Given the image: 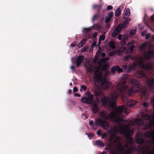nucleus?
I'll return each instance as SVG.
<instances>
[{
  "instance_id": "nucleus-1",
  "label": "nucleus",
  "mask_w": 154,
  "mask_h": 154,
  "mask_svg": "<svg viewBox=\"0 0 154 154\" xmlns=\"http://www.w3.org/2000/svg\"><path fill=\"white\" fill-rule=\"evenodd\" d=\"M124 112L125 113L128 114L129 112L128 111L125 106L118 107L113 111L110 112V114L103 111L100 112V115L103 119L110 120L112 122L119 123L121 122H125L126 121L121 118L120 116Z\"/></svg>"
},
{
  "instance_id": "nucleus-2",
  "label": "nucleus",
  "mask_w": 154,
  "mask_h": 154,
  "mask_svg": "<svg viewBox=\"0 0 154 154\" xmlns=\"http://www.w3.org/2000/svg\"><path fill=\"white\" fill-rule=\"evenodd\" d=\"M130 82L132 85L131 88L128 89L125 94H123L121 96L122 100L125 102L128 101V98L127 95H131L134 92H137L141 91L142 98L147 99L148 97L146 89L145 88L141 90L140 86L139 85L138 81L136 79H131L130 80Z\"/></svg>"
},
{
  "instance_id": "nucleus-3",
  "label": "nucleus",
  "mask_w": 154,
  "mask_h": 154,
  "mask_svg": "<svg viewBox=\"0 0 154 154\" xmlns=\"http://www.w3.org/2000/svg\"><path fill=\"white\" fill-rule=\"evenodd\" d=\"M94 80L95 82H100V86L103 89L107 90L109 88V83L105 77H103L102 73L97 74L94 77Z\"/></svg>"
},
{
  "instance_id": "nucleus-4",
  "label": "nucleus",
  "mask_w": 154,
  "mask_h": 154,
  "mask_svg": "<svg viewBox=\"0 0 154 154\" xmlns=\"http://www.w3.org/2000/svg\"><path fill=\"white\" fill-rule=\"evenodd\" d=\"M118 98V96L116 95L110 98L108 97H104L101 99V103L103 106L108 105L110 107L113 106L116 103V100Z\"/></svg>"
},
{
  "instance_id": "nucleus-5",
  "label": "nucleus",
  "mask_w": 154,
  "mask_h": 154,
  "mask_svg": "<svg viewBox=\"0 0 154 154\" xmlns=\"http://www.w3.org/2000/svg\"><path fill=\"white\" fill-rule=\"evenodd\" d=\"M121 131L122 134L125 136L127 140L129 143L130 144L134 143L135 142L134 140L132 137H130L134 134V131L126 128H122Z\"/></svg>"
},
{
  "instance_id": "nucleus-6",
  "label": "nucleus",
  "mask_w": 154,
  "mask_h": 154,
  "mask_svg": "<svg viewBox=\"0 0 154 154\" xmlns=\"http://www.w3.org/2000/svg\"><path fill=\"white\" fill-rule=\"evenodd\" d=\"M135 76L137 77L144 78L146 79V83L151 88H153L154 87V79L152 78L150 79L147 77L144 73L142 71H137L134 74Z\"/></svg>"
},
{
  "instance_id": "nucleus-7",
  "label": "nucleus",
  "mask_w": 154,
  "mask_h": 154,
  "mask_svg": "<svg viewBox=\"0 0 154 154\" xmlns=\"http://www.w3.org/2000/svg\"><path fill=\"white\" fill-rule=\"evenodd\" d=\"M128 78L127 75H122L121 78L124 79V80L118 83L116 86L117 90H119L121 93L124 92L128 88V86L125 85L126 84V82L125 81L128 79Z\"/></svg>"
},
{
  "instance_id": "nucleus-8",
  "label": "nucleus",
  "mask_w": 154,
  "mask_h": 154,
  "mask_svg": "<svg viewBox=\"0 0 154 154\" xmlns=\"http://www.w3.org/2000/svg\"><path fill=\"white\" fill-rule=\"evenodd\" d=\"M137 122L140 125H142V128L143 130L150 129L151 127L154 125V119H150L149 122H146L145 123H144V121L141 119H138Z\"/></svg>"
},
{
  "instance_id": "nucleus-9",
  "label": "nucleus",
  "mask_w": 154,
  "mask_h": 154,
  "mask_svg": "<svg viewBox=\"0 0 154 154\" xmlns=\"http://www.w3.org/2000/svg\"><path fill=\"white\" fill-rule=\"evenodd\" d=\"M142 148L140 147V146H134L130 147L128 149H121V151L122 152V153L124 154H130L133 152L137 151V149L142 150Z\"/></svg>"
},
{
  "instance_id": "nucleus-10",
  "label": "nucleus",
  "mask_w": 154,
  "mask_h": 154,
  "mask_svg": "<svg viewBox=\"0 0 154 154\" xmlns=\"http://www.w3.org/2000/svg\"><path fill=\"white\" fill-rule=\"evenodd\" d=\"M95 124L97 126H101L104 128H108L109 125L108 122L100 118L96 119Z\"/></svg>"
},
{
  "instance_id": "nucleus-11",
  "label": "nucleus",
  "mask_w": 154,
  "mask_h": 154,
  "mask_svg": "<svg viewBox=\"0 0 154 154\" xmlns=\"http://www.w3.org/2000/svg\"><path fill=\"white\" fill-rule=\"evenodd\" d=\"M140 147L142 148V150H140L139 149L137 150V151L138 153L141 152L142 153L140 154H148V152H153L154 151V148L152 150H150L151 147L149 145H146L145 146H140Z\"/></svg>"
},
{
  "instance_id": "nucleus-12",
  "label": "nucleus",
  "mask_w": 154,
  "mask_h": 154,
  "mask_svg": "<svg viewBox=\"0 0 154 154\" xmlns=\"http://www.w3.org/2000/svg\"><path fill=\"white\" fill-rule=\"evenodd\" d=\"M94 96L91 95L90 97H84L82 98L81 101L82 102L87 104H90L94 102Z\"/></svg>"
},
{
  "instance_id": "nucleus-13",
  "label": "nucleus",
  "mask_w": 154,
  "mask_h": 154,
  "mask_svg": "<svg viewBox=\"0 0 154 154\" xmlns=\"http://www.w3.org/2000/svg\"><path fill=\"white\" fill-rule=\"evenodd\" d=\"M141 64L142 68L147 71L152 72L154 70V66L151 63H144L142 61Z\"/></svg>"
},
{
  "instance_id": "nucleus-14",
  "label": "nucleus",
  "mask_w": 154,
  "mask_h": 154,
  "mask_svg": "<svg viewBox=\"0 0 154 154\" xmlns=\"http://www.w3.org/2000/svg\"><path fill=\"white\" fill-rule=\"evenodd\" d=\"M84 56L82 55L76 57L74 61V63L76 64L77 67H79L82 62L84 59Z\"/></svg>"
},
{
  "instance_id": "nucleus-15",
  "label": "nucleus",
  "mask_w": 154,
  "mask_h": 154,
  "mask_svg": "<svg viewBox=\"0 0 154 154\" xmlns=\"http://www.w3.org/2000/svg\"><path fill=\"white\" fill-rule=\"evenodd\" d=\"M144 56L145 59L149 60L154 57V51L152 50L147 51L145 53Z\"/></svg>"
},
{
  "instance_id": "nucleus-16",
  "label": "nucleus",
  "mask_w": 154,
  "mask_h": 154,
  "mask_svg": "<svg viewBox=\"0 0 154 154\" xmlns=\"http://www.w3.org/2000/svg\"><path fill=\"white\" fill-rule=\"evenodd\" d=\"M139 134L138 133H137L136 135V142L137 143L140 145H142L145 142V140L142 137V136H141L139 137Z\"/></svg>"
},
{
  "instance_id": "nucleus-17",
  "label": "nucleus",
  "mask_w": 154,
  "mask_h": 154,
  "mask_svg": "<svg viewBox=\"0 0 154 154\" xmlns=\"http://www.w3.org/2000/svg\"><path fill=\"white\" fill-rule=\"evenodd\" d=\"M121 30V27L118 26L114 29L113 33L112 34V37H114L116 36L120 32Z\"/></svg>"
},
{
  "instance_id": "nucleus-18",
  "label": "nucleus",
  "mask_w": 154,
  "mask_h": 154,
  "mask_svg": "<svg viewBox=\"0 0 154 154\" xmlns=\"http://www.w3.org/2000/svg\"><path fill=\"white\" fill-rule=\"evenodd\" d=\"M95 96H100L102 94V92L99 87H97L92 90Z\"/></svg>"
},
{
  "instance_id": "nucleus-19",
  "label": "nucleus",
  "mask_w": 154,
  "mask_h": 154,
  "mask_svg": "<svg viewBox=\"0 0 154 154\" xmlns=\"http://www.w3.org/2000/svg\"><path fill=\"white\" fill-rule=\"evenodd\" d=\"M113 14V13L112 11L108 13L107 16L106 17L105 20L106 23H108L110 21L111 18L112 17Z\"/></svg>"
},
{
  "instance_id": "nucleus-20",
  "label": "nucleus",
  "mask_w": 154,
  "mask_h": 154,
  "mask_svg": "<svg viewBox=\"0 0 154 154\" xmlns=\"http://www.w3.org/2000/svg\"><path fill=\"white\" fill-rule=\"evenodd\" d=\"M92 110L93 113H96L98 111L99 109L97 104L95 103H93Z\"/></svg>"
},
{
  "instance_id": "nucleus-21",
  "label": "nucleus",
  "mask_w": 154,
  "mask_h": 154,
  "mask_svg": "<svg viewBox=\"0 0 154 154\" xmlns=\"http://www.w3.org/2000/svg\"><path fill=\"white\" fill-rule=\"evenodd\" d=\"M137 103L135 100H131L127 102V105L128 107H131L135 105Z\"/></svg>"
},
{
  "instance_id": "nucleus-22",
  "label": "nucleus",
  "mask_w": 154,
  "mask_h": 154,
  "mask_svg": "<svg viewBox=\"0 0 154 154\" xmlns=\"http://www.w3.org/2000/svg\"><path fill=\"white\" fill-rule=\"evenodd\" d=\"M95 145L97 146L103 147L105 145L104 143L102 142L100 140H97L95 142Z\"/></svg>"
},
{
  "instance_id": "nucleus-23",
  "label": "nucleus",
  "mask_w": 154,
  "mask_h": 154,
  "mask_svg": "<svg viewBox=\"0 0 154 154\" xmlns=\"http://www.w3.org/2000/svg\"><path fill=\"white\" fill-rule=\"evenodd\" d=\"M130 10L129 8H127L124 13V15L123 18L124 19H126L130 16Z\"/></svg>"
},
{
  "instance_id": "nucleus-24",
  "label": "nucleus",
  "mask_w": 154,
  "mask_h": 154,
  "mask_svg": "<svg viewBox=\"0 0 154 154\" xmlns=\"http://www.w3.org/2000/svg\"><path fill=\"white\" fill-rule=\"evenodd\" d=\"M125 49V48L124 47L122 48L117 50V54L118 55H121L122 54V53L124 51Z\"/></svg>"
},
{
  "instance_id": "nucleus-25",
  "label": "nucleus",
  "mask_w": 154,
  "mask_h": 154,
  "mask_svg": "<svg viewBox=\"0 0 154 154\" xmlns=\"http://www.w3.org/2000/svg\"><path fill=\"white\" fill-rule=\"evenodd\" d=\"M142 118L143 119L145 120H148L150 119V116L146 113H143L142 115Z\"/></svg>"
},
{
  "instance_id": "nucleus-26",
  "label": "nucleus",
  "mask_w": 154,
  "mask_h": 154,
  "mask_svg": "<svg viewBox=\"0 0 154 154\" xmlns=\"http://www.w3.org/2000/svg\"><path fill=\"white\" fill-rule=\"evenodd\" d=\"M136 66V64L133 63L130 66L128 67V69L127 71L129 72H130Z\"/></svg>"
},
{
  "instance_id": "nucleus-27",
  "label": "nucleus",
  "mask_w": 154,
  "mask_h": 154,
  "mask_svg": "<svg viewBox=\"0 0 154 154\" xmlns=\"http://www.w3.org/2000/svg\"><path fill=\"white\" fill-rule=\"evenodd\" d=\"M85 39H83L80 42H79L77 45L78 47L80 48L83 46L84 44L85 43Z\"/></svg>"
},
{
  "instance_id": "nucleus-28",
  "label": "nucleus",
  "mask_w": 154,
  "mask_h": 154,
  "mask_svg": "<svg viewBox=\"0 0 154 154\" xmlns=\"http://www.w3.org/2000/svg\"><path fill=\"white\" fill-rule=\"evenodd\" d=\"M128 39V37L126 36V35H124L122 38V41L121 42V45H125L126 43V40Z\"/></svg>"
},
{
  "instance_id": "nucleus-29",
  "label": "nucleus",
  "mask_w": 154,
  "mask_h": 154,
  "mask_svg": "<svg viewBox=\"0 0 154 154\" xmlns=\"http://www.w3.org/2000/svg\"><path fill=\"white\" fill-rule=\"evenodd\" d=\"M121 13V9L119 8H117L115 12V15L117 17H119Z\"/></svg>"
},
{
  "instance_id": "nucleus-30",
  "label": "nucleus",
  "mask_w": 154,
  "mask_h": 154,
  "mask_svg": "<svg viewBox=\"0 0 154 154\" xmlns=\"http://www.w3.org/2000/svg\"><path fill=\"white\" fill-rule=\"evenodd\" d=\"M108 146H109V152L110 154H116V153L114 151L113 149L111 147V144H109Z\"/></svg>"
},
{
  "instance_id": "nucleus-31",
  "label": "nucleus",
  "mask_w": 154,
  "mask_h": 154,
  "mask_svg": "<svg viewBox=\"0 0 154 154\" xmlns=\"http://www.w3.org/2000/svg\"><path fill=\"white\" fill-rule=\"evenodd\" d=\"M99 17H100L99 14H96L93 16V17L92 18V21L93 22L95 20H97L98 19V18H99Z\"/></svg>"
},
{
  "instance_id": "nucleus-32",
  "label": "nucleus",
  "mask_w": 154,
  "mask_h": 154,
  "mask_svg": "<svg viewBox=\"0 0 154 154\" xmlns=\"http://www.w3.org/2000/svg\"><path fill=\"white\" fill-rule=\"evenodd\" d=\"M109 67V66L107 64H105L103 65L101 69L102 71L106 70Z\"/></svg>"
},
{
  "instance_id": "nucleus-33",
  "label": "nucleus",
  "mask_w": 154,
  "mask_h": 154,
  "mask_svg": "<svg viewBox=\"0 0 154 154\" xmlns=\"http://www.w3.org/2000/svg\"><path fill=\"white\" fill-rule=\"evenodd\" d=\"M117 53V50H115L109 53V56L110 57L113 56L114 55L116 54Z\"/></svg>"
},
{
  "instance_id": "nucleus-34",
  "label": "nucleus",
  "mask_w": 154,
  "mask_h": 154,
  "mask_svg": "<svg viewBox=\"0 0 154 154\" xmlns=\"http://www.w3.org/2000/svg\"><path fill=\"white\" fill-rule=\"evenodd\" d=\"M146 43H144L142 44L140 47V48L141 50L145 49L146 48Z\"/></svg>"
},
{
  "instance_id": "nucleus-35",
  "label": "nucleus",
  "mask_w": 154,
  "mask_h": 154,
  "mask_svg": "<svg viewBox=\"0 0 154 154\" xmlns=\"http://www.w3.org/2000/svg\"><path fill=\"white\" fill-rule=\"evenodd\" d=\"M109 46L112 49H114L115 48V46L114 43L112 41H111L110 42L109 45Z\"/></svg>"
},
{
  "instance_id": "nucleus-36",
  "label": "nucleus",
  "mask_w": 154,
  "mask_h": 154,
  "mask_svg": "<svg viewBox=\"0 0 154 154\" xmlns=\"http://www.w3.org/2000/svg\"><path fill=\"white\" fill-rule=\"evenodd\" d=\"M132 56L130 55H128L124 57V59L126 60H128L129 59H131Z\"/></svg>"
},
{
  "instance_id": "nucleus-37",
  "label": "nucleus",
  "mask_w": 154,
  "mask_h": 154,
  "mask_svg": "<svg viewBox=\"0 0 154 154\" xmlns=\"http://www.w3.org/2000/svg\"><path fill=\"white\" fill-rule=\"evenodd\" d=\"M135 47V46L134 45H132L129 48V50H130L131 52H132L134 49Z\"/></svg>"
},
{
  "instance_id": "nucleus-38",
  "label": "nucleus",
  "mask_w": 154,
  "mask_h": 154,
  "mask_svg": "<svg viewBox=\"0 0 154 154\" xmlns=\"http://www.w3.org/2000/svg\"><path fill=\"white\" fill-rule=\"evenodd\" d=\"M127 20H125L123 23L122 26V27H125L128 25V23L127 22Z\"/></svg>"
},
{
  "instance_id": "nucleus-39",
  "label": "nucleus",
  "mask_w": 154,
  "mask_h": 154,
  "mask_svg": "<svg viewBox=\"0 0 154 154\" xmlns=\"http://www.w3.org/2000/svg\"><path fill=\"white\" fill-rule=\"evenodd\" d=\"M116 66L112 67L111 69V71L112 73H115V71L116 70L117 67Z\"/></svg>"
},
{
  "instance_id": "nucleus-40",
  "label": "nucleus",
  "mask_w": 154,
  "mask_h": 154,
  "mask_svg": "<svg viewBox=\"0 0 154 154\" xmlns=\"http://www.w3.org/2000/svg\"><path fill=\"white\" fill-rule=\"evenodd\" d=\"M105 37L104 35H101L99 37V41H100V40L103 41L105 39Z\"/></svg>"
},
{
  "instance_id": "nucleus-41",
  "label": "nucleus",
  "mask_w": 154,
  "mask_h": 154,
  "mask_svg": "<svg viewBox=\"0 0 154 154\" xmlns=\"http://www.w3.org/2000/svg\"><path fill=\"white\" fill-rule=\"evenodd\" d=\"M116 66V70L118 72L120 73L123 71V70L122 68H120L118 66Z\"/></svg>"
},
{
  "instance_id": "nucleus-42",
  "label": "nucleus",
  "mask_w": 154,
  "mask_h": 154,
  "mask_svg": "<svg viewBox=\"0 0 154 154\" xmlns=\"http://www.w3.org/2000/svg\"><path fill=\"white\" fill-rule=\"evenodd\" d=\"M143 106L145 108H148L149 106V104L147 102H145L143 103Z\"/></svg>"
},
{
  "instance_id": "nucleus-43",
  "label": "nucleus",
  "mask_w": 154,
  "mask_h": 154,
  "mask_svg": "<svg viewBox=\"0 0 154 154\" xmlns=\"http://www.w3.org/2000/svg\"><path fill=\"white\" fill-rule=\"evenodd\" d=\"M97 7L96 9L99 12L101 9L102 5H97Z\"/></svg>"
},
{
  "instance_id": "nucleus-44",
  "label": "nucleus",
  "mask_w": 154,
  "mask_h": 154,
  "mask_svg": "<svg viewBox=\"0 0 154 154\" xmlns=\"http://www.w3.org/2000/svg\"><path fill=\"white\" fill-rule=\"evenodd\" d=\"M92 30V29L91 28H85L84 29V31L86 32H90Z\"/></svg>"
},
{
  "instance_id": "nucleus-45",
  "label": "nucleus",
  "mask_w": 154,
  "mask_h": 154,
  "mask_svg": "<svg viewBox=\"0 0 154 154\" xmlns=\"http://www.w3.org/2000/svg\"><path fill=\"white\" fill-rule=\"evenodd\" d=\"M128 66L126 64H125L122 66V68L125 69V71H127L128 69Z\"/></svg>"
},
{
  "instance_id": "nucleus-46",
  "label": "nucleus",
  "mask_w": 154,
  "mask_h": 154,
  "mask_svg": "<svg viewBox=\"0 0 154 154\" xmlns=\"http://www.w3.org/2000/svg\"><path fill=\"white\" fill-rule=\"evenodd\" d=\"M113 9V7L112 6L109 5L106 7V10L108 11L111 10Z\"/></svg>"
},
{
  "instance_id": "nucleus-47",
  "label": "nucleus",
  "mask_w": 154,
  "mask_h": 154,
  "mask_svg": "<svg viewBox=\"0 0 154 154\" xmlns=\"http://www.w3.org/2000/svg\"><path fill=\"white\" fill-rule=\"evenodd\" d=\"M151 36V34H147L146 35L145 37V39H149V38H150V37Z\"/></svg>"
},
{
  "instance_id": "nucleus-48",
  "label": "nucleus",
  "mask_w": 154,
  "mask_h": 154,
  "mask_svg": "<svg viewBox=\"0 0 154 154\" xmlns=\"http://www.w3.org/2000/svg\"><path fill=\"white\" fill-rule=\"evenodd\" d=\"M147 32L146 31H143L142 32L141 36L143 37L146 34Z\"/></svg>"
},
{
  "instance_id": "nucleus-49",
  "label": "nucleus",
  "mask_w": 154,
  "mask_h": 154,
  "mask_svg": "<svg viewBox=\"0 0 154 154\" xmlns=\"http://www.w3.org/2000/svg\"><path fill=\"white\" fill-rule=\"evenodd\" d=\"M81 88L83 89L85 91H86L87 89V88L85 85H83L81 86Z\"/></svg>"
},
{
  "instance_id": "nucleus-50",
  "label": "nucleus",
  "mask_w": 154,
  "mask_h": 154,
  "mask_svg": "<svg viewBox=\"0 0 154 154\" xmlns=\"http://www.w3.org/2000/svg\"><path fill=\"white\" fill-rule=\"evenodd\" d=\"M136 32V31L134 29L133 31H131L130 32V33L131 35H134Z\"/></svg>"
},
{
  "instance_id": "nucleus-51",
  "label": "nucleus",
  "mask_w": 154,
  "mask_h": 154,
  "mask_svg": "<svg viewBox=\"0 0 154 154\" xmlns=\"http://www.w3.org/2000/svg\"><path fill=\"white\" fill-rule=\"evenodd\" d=\"M73 91L74 92H77L78 91V89L75 86L73 89Z\"/></svg>"
},
{
  "instance_id": "nucleus-52",
  "label": "nucleus",
  "mask_w": 154,
  "mask_h": 154,
  "mask_svg": "<svg viewBox=\"0 0 154 154\" xmlns=\"http://www.w3.org/2000/svg\"><path fill=\"white\" fill-rule=\"evenodd\" d=\"M106 134L104 133H103L102 135V139H104V138L106 137Z\"/></svg>"
},
{
  "instance_id": "nucleus-53",
  "label": "nucleus",
  "mask_w": 154,
  "mask_h": 154,
  "mask_svg": "<svg viewBox=\"0 0 154 154\" xmlns=\"http://www.w3.org/2000/svg\"><path fill=\"white\" fill-rule=\"evenodd\" d=\"M86 95L88 96V97H90L91 95H93V94H91L90 93L87 92L86 93Z\"/></svg>"
},
{
  "instance_id": "nucleus-54",
  "label": "nucleus",
  "mask_w": 154,
  "mask_h": 154,
  "mask_svg": "<svg viewBox=\"0 0 154 154\" xmlns=\"http://www.w3.org/2000/svg\"><path fill=\"white\" fill-rule=\"evenodd\" d=\"M86 134H87L88 137H90V138H92L93 137V135L91 134H90L88 133H87Z\"/></svg>"
},
{
  "instance_id": "nucleus-55",
  "label": "nucleus",
  "mask_w": 154,
  "mask_h": 154,
  "mask_svg": "<svg viewBox=\"0 0 154 154\" xmlns=\"http://www.w3.org/2000/svg\"><path fill=\"white\" fill-rule=\"evenodd\" d=\"M122 35L121 34H119L118 36V38L119 40H120L122 39Z\"/></svg>"
},
{
  "instance_id": "nucleus-56",
  "label": "nucleus",
  "mask_w": 154,
  "mask_h": 154,
  "mask_svg": "<svg viewBox=\"0 0 154 154\" xmlns=\"http://www.w3.org/2000/svg\"><path fill=\"white\" fill-rule=\"evenodd\" d=\"M89 124L90 125H93V121L91 120L89 122Z\"/></svg>"
},
{
  "instance_id": "nucleus-57",
  "label": "nucleus",
  "mask_w": 154,
  "mask_h": 154,
  "mask_svg": "<svg viewBox=\"0 0 154 154\" xmlns=\"http://www.w3.org/2000/svg\"><path fill=\"white\" fill-rule=\"evenodd\" d=\"M97 134L98 135H101V132H100V130H98L97 132Z\"/></svg>"
},
{
  "instance_id": "nucleus-58",
  "label": "nucleus",
  "mask_w": 154,
  "mask_h": 154,
  "mask_svg": "<svg viewBox=\"0 0 154 154\" xmlns=\"http://www.w3.org/2000/svg\"><path fill=\"white\" fill-rule=\"evenodd\" d=\"M101 55L102 57H104L106 56V54L105 53L103 52L102 53Z\"/></svg>"
},
{
  "instance_id": "nucleus-59",
  "label": "nucleus",
  "mask_w": 154,
  "mask_h": 154,
  "mask_svg": "<svg viewBox=\"0 0 154 154\" xmlns=\"http://www.w3.org/2000/svg\"><path fill=\"white\" fill-rule=\"evenodd\" d=\"M75 67V66H72L71 67V69L72 70L74 71V70Z\"/></svg>"
},
{
  "instance_id": "nucleus-60",
  "label": "nucleus",
  "mask_w": 154,
  "mask_h": 154,
  "mask_svg": "<svg viewBox=\"0 0 154 154\" xmlns=\"http://www.w3.org/2000/svg\"><path fill=\"white\" fill-rule=\"evenodd\" d=\"M75 95L78 97H80L81 95L79 94L75 93Z\"/></svg>"
},
{
  "instance_id": "nucleus-61",
  "label": "nucleus",
  "mask_w": 154,
  "mask_h": 154,
  "mask_svg": "<svg viewBox=\"0 0 154 154\" xmlns=\"http://www.w3.org/2000/svg\"><path fill=\"white\" fill-rule=\"evenodd\" d=\"M97 5H94L93 6V8L96 9L97 8Z\"/></svg>"
},
{
  "instance_id": "nucleus-62",
  "label": "nucleus",
  "mask_w": 154,
  "mask_h": 154,
  "mask_svg": "<svg viewBox=\"0 0 154 154\" xmlns=\"http://www.w3.org/2000/svg\"><path fill=\"white\" fill-rule=\"evenodd\" d=\"M150 39L152 40H154V35H151Z\"/></svg>"
},
{
  "instance_id": "nucleus-63",
  "label": "nucleus",
  "mask_w": 154,
  "mask_h": 154,
  "mask_svg": "<svg viewBox=\"0 0 154 154\" xmlns=\"http://www.w3.org/2000/svg\"><path fill=\"white\" fill-rule=\"evenodd\" d=\"M87 50V48L85 47H83V48L82 51L83 52H85Z\"/></svg>"
},
{
  "instance_id": "nucleus-64",
  "label": "nucleus",
  "mask_w": 154,
  "mask_h": 154,
  "mask_svg": "<svg viewBox=\"0 0 154 154\" xmlns=\"http://www.w3.org/2000/svg\"><path fill=\"white\" fill-rule=\"evenodd\" d=\"M71 45V46H72V47H74L76 45L74 43H72Z\"/></svg>"
}]
</instances>
